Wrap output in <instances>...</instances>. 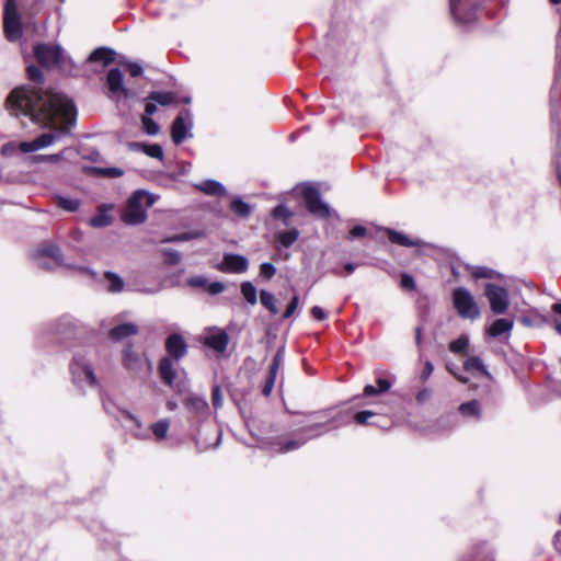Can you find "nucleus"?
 Instances as JSON below:
<instances>
[{
    "label": "nucleus",
    "mask_w": 561,
    "mask_h": 561,
    "mask_svg": "<svg viewBox=\"0 0 561 561\" xmlns=\"http://www.w3.org/2000/svg\"><path fill=\"white\" fill-rule=\"evenodd\" d=\"M468 345H469V339L466 335H461L460 337H458L457 340L453 341L449 344V350H450V352H453L455 354H460L466 351Z\"/></svg>",
    "instance_id": "nucleus-38"
},
{
    "label": "nucleus",
    "mask_w": 561,
    "mask_h": 561,
    "mask_svg": "<svg viewBox=\"0 0 561 561\" xmlns=\"http://www.w3.org/2000/svg\"><path fill=\"white\" fill-rule=\"evenodd\" d=\"M378 389L381 393L387 392L391 388V382L387 379L378 378L377 379Z\"/></svg>",
    "instance_id": "nucleus-57"
},
{
    "label": "nucleus",
    "mask_w": 561,
    "mask_h": 561,
    "mask_svg": "<svg viewBox=\"0 0 561 561\" xmlns=\"http://www.w3.org/2000/svg\"><path fill=\"white\" fill-rule=\"evenodd\" d=\"M230 207L240 217H248L251 213L250 205L240 198L232 199Z\"/></svg>",
    "instance_id": "nucleus-33"
},
{
    "label": "nucleus",
    "mask_w": 561,
    "mask_h": 561,
    "mask_svg": "<svg viewBox=\"0 0 561 561\" xmlns=\"http://www.w3.org/2000/svg\"><path fill=\"white\" fill-rule=\"evenodd\" d=\"M123 364L126 369L134 374H139L145 370V374L149 375L152 371L151 363L147 358L135 353L131 348L124 351Z\"/></svg>",
    "instance_id": "nucleus-11"
},
{
    "label": "nucleus",
    "mask_w": 561,
    "mask_h": 561,
    "mask_svg": "<svg viewBox=\"0 0 561 561\" xmlns=\"http://www.w3.org/2000/svg\"><path fill=\"white\" fill-rule=\"evenodd\" d=\"M7 104L13 115L30 116L34 123L54 129V133L21 142L19 148L25 153L46 148L66 136L76 121V108L70 99L35 87L14 89L8 96Z\"/></svg>",
    "instance_id": "nucleus-1"
},
{
    "label": "nucleus",
    "mask_w": 561,
    "mask_h": 561,
    "mask_svg": "<svg viewBox=\"0 0 561 561\" xmlns=\"http://www.w3.org/2000/svg\"><path fill=\"white\" fill-rule=\"evenodd\" d=\"M453 302L460 317L471 320L480 317L478 304L468 289L463 287L456 288L453 293Z\"/></svg>",
    "instance_id": "nucleus-4"
},
{
    "label": "nucleus",
    "mask_w": 561,
    "mask_h": 561,
    "mask_svg": "<svg viewBox=\"0 0 561 561\" xmlns=\"http://www.w3.org/2000/svg\"><path fill=\"white\" fill-rule=\"evenodd\" d=\"M373 416H375V413L371 411H360L355 414L354 420L358 424H367Z\"/></svg>",
    "instance_id": "nucleus-47"
},
{
    "label": "nucleus",
    "mask_w": 561,
    "mask_h": 561,
    "mask_svg": "<svg viewBox=\"0 0 561 561\" xmlns=\"http://www.w3.org/2000/svg\"><path fill=\"white\" fill-rule=\"evenodd\" d=\"M433 370H434L433 364L430 360L425 362L424 369L421 374V379L423 381H425L432 375Z\"/></svg>",
    "instance_id": "nucleus-56"
},
{
    "label": "nucleus",
    "mask_w": 561,
    "mask_h": 561,
    "mask_svg": "<svg viewBox=\"0 0 561 561\" xmlns=\"http://www.w3.org/2000/svg\"><path fill=\"white\" fill-rule=\"evenodd\" d=\"M203 341L208 347L222 353L228 345V335L221 329L208 328L203 333Z\"/></svg>",
    "instance_id": "nucleus-15"
},
{
    "label": "nucleus",
    "mask_w": 561,
    "mask_h": 561,
    "mask_svg": "<svg viewBox=\"0 0 561 561\" xmlns=\"http://www.w3.org/2000/svg\"><path fill=\"white\" fill-rule=\"evenodd\" d=\"M129 150H141L147 156L151 158H156L159 160L163 159V150L160 145L153 144V145H146L141 142H129L128 145Z\"/></svg>",
    "instance_id": "nucleus-17"
},
{
    "label": "nucleus",
    "mask_w": 561,
    "mask_h": 561,
    "mask_svg": "<svg viewBox=\"0 0 561 561\" xmlns=\"http://www.w3.org/2000/svg\"><path fill=\"white\" fill-rule=\"evenodd\" d=\"M3 26L9 41L14 42L21 37L22 24L15 0H5Z\"/></svg>",
    "instance_id": "nucleus-5"
},
{
    "label": "nucleus",
    "mask_w": 561,
    "mask_h": 561,
    "mask_svg": "<svg viewBox=\"0 0 561 561\" xmlns=\"http://www.w3.org/2000/svg\"><path fill=\"white\" fill-rule=\"evenodd\" d=\"M513 328V321L508 319L495 320L489 329L490 335L496 337L504 333H508Z\"/></svg>",
    "instance_id": "nucleus-23"
},
{
    "label": "nucleus",
    "mask_w": 561,
    "mask_h": 561,
    "mask_svg": "<svg viewBox=\"0 0 561 561\" xmlns=\"http://www.w3.org/2000/svg\"><path fill=\"white\" fill-rule=\"evenodd\" d=\"M34 51L37 61L45 67H51L58 64L62 55L60 47L45 44L37 45Z\"/></svg>",
    "instance_id": "nucleus-13"
},
{
    "label": "nucleus",
    "mask_w": 561,
    "mask_h": 561,
    "mask_svg": "<svg viewBox=\"0 0 561 561\" xmlns=\"http://www.w3.org/2000/svg\"><path fill=\"white\" fill-rule=\"evenodd\" d=\"M165 348L169 355L175 359L182 358L187 352L184 339L178 333H173L167 339Z\"/></svg>",
    "instance_id": "nucleus-16"
},
{
    "label": "nucleus",
    "mask_w": 561,
    "mask_h": 561,
    "mask_svg": "<svg viewBox=\"0 0 561 561\" xmlns=\"http://www.w3.org/2000/svg\"><path fill=\"white\" fill-rule=\"evenodd\" d=\"M169 425L168 420H160L151 425V430L158 439H163L167 437Z\"/></svg>",
    "instance_id": "nucleus-35"
},
{
    "label": "nucleus",
    "mask_w": 561,
    "mask_h": 561,
    "mask_svg": "<svg viewBox=\"0 0 561 561\" xmlns=\"http://www.w3.org/2000/svg\"><path fill=\"white\" fill-rule=\"evenodd\" d=\"M367 230L365 227L363 226H355L351 232H350V237L351 238H357V237H364L366 234Z\"/></svg>",
    "instance_id": "nucleus-58"
},
{
    "label": "nucleus",
    "mask_w": 561,
    "mask_h": 561,
    "mask_svg": "<svg viewBox=\"0 0 561 561\" xmlns=\"http://www.w3.org/2000/svg\"><path fill=\"white\" fill-rule=\"evenodd\" d=\"M57 205L67 211H76L80 206V202L75 198L59 196L57 198Z\"/></svg>",
    "instance_id": "nucleus-36"
},
{
    "label": "nucleus",
    "mask_w": 561,
    "mask_h": 561,
    "mask_svg": "<svg viewBox=\"0 0 561 561\" xmlns=\"http://www.w3.org/2000/svg\"><path fill=\"white\" fill-rule=\"evenodd\" d=\"M302 197L306 202L307 209L319 218H329L332 216L333 210L324 203L319 190L313 186H306L302 191Z\"/></svg>",
    "instance_id": "nucleus-7"
},
{
    "label": "nucleus",
    "mask_w": 561,
    "mask_h": 561,
    "mask_svg": "<svg viewBox=\"0 0 561 561\" xmlns=\"http://www.w3.org/2000/svg\"><path fill=\"white\" fill-rule=\"evenodd\" d=\"M299 237L297 229L283 231L277 234V241L285 248H289Z\"/></svg>",
    "instance_id": "nucleus-29"
},
{
    "label": "nucleus",
    "mask_w": 561,
    "mask_h": 561,
    "mask_svg": "<svg viewBox=\"0 0 561 561\" xmlns=\"http://www.w3.org/2000/svg\"><path fill=\"white\" fill-rule=\"evenodd\" d=\"M195 187L201 192L211 196H219L226 194L224 185L214 180L203 181L196 184Z\"/></svg>",
    "instance_id": "nucleus-18"
},
{
    "label": "nucleus",
    "mask_w": 561,
    "mask_h": 561,
    "mask_svg": "<svg viewBox=\"0 0 561 561\" xmlns=\"http://www.w3.org/2000/svg\"><path fill=\"white\" fill-rule=\"evenodd\" d=\"M450 12L455 20L462 24H469L476 20L473 12H469L466 16H461L457 0H450Z\"/></svg>",
    "instance_id": "nucleus-28"
},
{
    "label": "nucleus",
    "mask_w": 561,
    "mask_h": 561,
    "mask_svg": "<svg viewBox=\"0 0 561 561\" xmlns=\"http://www.w3.org/2000/svg\"><path fill=\"white\" fill-rule=\"evenodd\" d=\"M494 274V271L488 267H476L472 271V276L474 278H492Z\"/></svg>",
    "instance_id": "nucleus-44"
},
{
    "label": "nucleus",
    "mask_w": 561,
    "mask_h": 561,
    "mask_svg": "<svg viewBox=\"0 0 561 561\" xmlns=\"http://www.w3.org/2000/svg\"><path fill=\"white\" fill-rule=\"evenodd\" d=\"M387 234L389 240L392 243L400 244L402 247H419L421 244L420 240H411L408 236L402 232H398L393 229H387Z\"/></svg>",
    "instance_id": "nucleus-22"
},
{
    "label": "nucleus",
    "mask_w": 561,
    "mask_h": 561,
    "mask_svg": "<svg viewBox=\"0 0 561 561\" xmlns=\"http://www.w3.org/2000/svg\"><path fill=\"white\" fill-rule=\"evenodd\" d=\"M185 405L188 410L197 414H207L208 403L205 398L192 394L185 400Z\"/></svg>",
    "instance_id": "nucleus-20"
},
{
    "label": "nucleus",
    "mask_w": 561,
    "mask_h": 561,
    "mask_svg": "<svg viewBox=\"0 0 561 561\" xmlns=\"http://www.w3.org/2000/svg\"><path fill=\"white\" fill-rule=\"evenodd\" d=\"M159 373L161 379L170 387L173 386L175 378V370L170 358H162L159 365Z\"/></svg>",
    "instance_id": "nucleus-21"
},
{
    "label": "nucleus",
    "mask_w": 561,
    "mask_h": 561,
    "mask_svg": "<svg viewBox=\"0 0 561 561\" xmlns=\"http://www.w3.org/2000/svg\"><path fill=\"white\" fill-rule=\"evenodd\" d=\"M484 294L490 302L491 310L495 314H502L507 310L510 299L508 293L504 287L494 284H486Z\"/></svg>",
    "instance_id": "nucleus-8"
},
{
    "label": "nucleus",
    "mask_w": 561,
    "mask_h": 561,
    "mask_svg": "<svg viewBox=\"0 0 561 561\" xmlns=\"http://www.w3.org/2000/svg\"><path fill=\"white\" fill-rule=\"evenodd\" d=\"M401 287L407 290H413L415 288V282L413 277L408 274L402 275Z\"/></svg>",
    "instance_id": "nucleus-53"
},
{
    "label": "nucleus",
    "mask_w": 561,
    "mask_h": 561,
    "mask_svg": "<svg viewBox=\"0 0 561 561\" xmlns=\"http://www.w3.org/2000/svg\"><path fill=\"white\" fill-rule=\"evenodd\" d=\"M100 173L108 178H119L124 174V171L118 168H104L100 169Z\"/></svg>",
    "instance_id": "nucleus-51"
},
{
    "label": "nucleus",
    "mask_w": 561,
    "mask_h": 561,
    "mask_svg": "<svg viewBox=\"0 0 561 561\" xmlns=\"http://www.w3.org/2000/svg\"><path fill=\"white\" fill-rule=\"evenodd\" d=\"M298 305H299V298H298V296H294L284 312V318H286V319L290 318L297 310Z\"/></svg>",
    "instance_id": "nucleus-49"
},
{
    "label": "nucleus",
    "mask_w": 561,
    "mask_h": 561,
    "mask_svg": "<svg viewBox=\"0 0 561 561\" xmlns=\"http://www.w3.org/2000/svg\"><path fill=\"white\" fill-rule=\"evenodd\" d=\"M107 96L119 102L122 99H128L133 96V91L124 85V76L118 68H112L108 70L106 76Z\"/></svg>",
    "instance_id": "nucleus-6"
},
{
    "label": "nucleus",
    "mask_w": 561,
    "mask_h": 561,
    "mask_svg": "<svg viewBox=\"0 0 561 561\" xmlns=\"http://www.w3.org/2000/svg\"><path fill=\"white\" fill-rule=\"evenodd\" d=\"M141 123H142L144 130L146 131V134H148L150 136L157 135L160 130L159 125L152 118H150L148 116H142Z\"/></svg>",
    "instance_id": "nucleus-39"
},
{
    "label": "nucleus",
    "mask_w": 561,
    "mask_h": 561,
    "mask_svg": "<svg viewBox=\"0 0 561 561\" xmlns=\"http://www.w3.org/2000/svg\"><path fill=\"white\" fill-rule=\"evenodd\" d=\"M66 150H62L58 153H54V154H39V156H34L33 157V161L34 162H50V163H56V162H59L64 154H65Z\"/></svg>",
    "instance_id": "nucleus-40"
},
{
    "label": "nucleus",
    "mask_w": 561,
    "mask_h": 561,
    "mask_svg": "<svg viewBox=\"0 0 561 561\" xmlns=\"http://www.w3.org/2000/svg\"><path fill=\"white\" fill-rule=\"evenodd\" d=\"M157 197L146 191L138 190L128 198L122 214V220L127 225H139L147 218V208L151 207Z\"/></svg>",
    "instance_id": "nucleus-3"
},
{
    "label": "nucleus",
    "mask_w": 561,
    "mask_h": 561,
    "mask_svg": "<svg viewBox=\"0 0 561 561\" xmlns=\"http://www.w3.org/2000/svg\"><path fill=\"white\" fill-rule=\"evenodd\" d=\"M163 254L169 264H178L181 261V254L175 250H167Z\"/></svg>",
    "instance_id": "nucleus-46"
},
{
    "label": "nucleus",
    "mask_w": 561,
    "mask_h": 561,
    "mask_svg": "<svg viewBox=\"0 0 561 561\" xmlns=\"http://www.w3.org/2000/svg\"><path fill=\"white\" fill-rule=\"evenodd\" d=\"M38 266L50 270L61 263V255L59 249L50 243L42 244L36 251Z\"/></svg>",
    "instance_id": "nucleus-9"
},
{
    "label": "nucleus",
    "mask_w": 561,
    "mask_h": 561,
    "mask_svg": "<svg viewBox=\"0 0 561 561\" xmlns=\"http://www.w3.org/2000/svg\"><path fill=\"white\" fill-rule=\"evenodd\" d=\"M260 300L261 304L272 313L277 314L278 308L276 306V299L275 296L267 291V290H261L260 293Z\"/></svg>",
    "instance_id": "nucleus-27"
},
{
    "label": "nucleus",
    "mask_w": 561,
    "mask_h": 561,
    "mask_svg": "<svg viewBox=\"0 0 561 561\" xmlns=\"http://www.w3.org/2000/svg\"><path fill=\"white\" fill-rule=\"evenodd\" d=\"M147 100L165 106L174 102L175 94L173 92H150Z\"/></svg>",
    "instance_id": "nucleus-26"
},
{
    "label": "nucleus",
    "mask_w": 561,
    "mask_h": 561,
    "mask_svg": "<svg viewBox=\"0 0 561 561\" xmlns=\"http://www.w3.org/2000/svg\"><path fill=\"white\" fill-rule=\"evenodd\" d=\"M552 310L556 312V313H559L561 314V302H557L552 306Z\"/></svg>",
    "instance_id": "nucleus-64"
},
{
    "label": "nucleus",
    "mask_w": 561,
    "mask_h": 561,
    "mask_svg": "<svg viewBox=\"0 0 561 561\" xmlns=\"http://www.w3.org/2000/svg\"><path fill=\"white\" fill-rule=\"evenodd\" d=\"M225 290V285L220 282L207 283L206 291L211 295L220 294Z\"/></svg>",
    "instance_id": "nucleus-50"
},
{
    "label": "nucleus",
    "mask_w": 561,
    "mask_h": 561,
    "mask_svg": "<svg viewBox=\"0 0 561 561\" xmlns=\"http://www.w3.org/2000/svg\"><path fill=\"white\" fill-rule=\"evenodd\" d=\"M311 314L314 319L319 321L325 320L328 317L327 312L319 306L312 307Z\"/></svg>",
    "instance_id": "nucleus-55"
},
{
    "label": "nucleus",
    "mask_w": 561,
    "mask_h": 561,
    "mask_svg": "<svg viewBox=\"0 0 561 561\" xmlns=\"http://www.w3.org/2000/svg\"><path fill=\"white\" fill-rule=\"evenodd\" d=\"M192 125V116L187 110H183L172 123L171 137L175 145L181 144L188 135Z\"/></svg>",
    "instance_id": "nucleus-12"
},
{
    "label": "nucleus",
    "mask_w": 561,
    "mask_h": 561,
    "mask_svg": "<svg viewBox=\"0 0 561 561\" xmlns=\"http://www.w3.org/2000/svg\"><path fill=\"white\" fill-rule=\"evenodd\" d=\"M241 293H242L244 299L249 304H251V305H255L256 304V301H257L256 288L252 285V283H250V282L242 283V285H241Z\"/></svg>",
    "instance_id": "nucleus-32"
},
{
    "label": "nucleus",
    "mask_w": 561,
    "mask_h": 561,
    "mask_svg": "<svg viewBox=\"0 0 561 561\" xmlns=\"http://www.w3.org/2000/svg\"><path fill=\"white\" fill-rule=\"evenodd\" d=\"M553 545L556 550L561 553V530H558L554 535Z\"/></svg>",
    "instance_id": "nucleus-63"
},
{
    "label": "nucleus",
    "mask_w": 561,
    "mask_h": 561,
    "mask_svg": "<svg viewBox=\"0 0 561 561\" xmlns=\"http://www.w3.org/2000/svg\"><path fill=\"white\" fill-rule=\"evenodd\" d=\"M111 224L112 217L104 211H100L89 220V225L94 228H103L110 226Z\"/></svg>",
    "instance_id": "nucleus-31"
},
{
    "label": "nucleus",
    "mask_w": 561,
    "mask_h": 561,
    "mask_svg": "<svg viewBox=\"0 0 561 561\" xmlns=\"http://www.w3.org/2000/svg\"><path fill=\"white\" fill-rule=\"evenodd\" d=\"M27 77L34 82H41L42 81V71L36 66H28L27 67Z\"/></svg>",
    "instance_id": "nucleus-48"
},
{
    "label": "nucleus",
    "mask_w": 561,
    "mask_h": 561,
    "mask_svg": "<svg viewBox=\"0 0 561 561\" xmlns=\"http://www.w3.org/2000/svg\"><path fill=\"white\" fill-rule=\"evenodd\" d=\"M459 411L465 416H476V417H479V414H480L479 403H478V401H474V400L470 401V402L462 403L459 407Z\"/></svg>",
    "instance_id": "nucleus-34"
},
{
    "label": "nucleus",
    "mask_w": 561,
    "mask_h": 561,
    "mask_svg": "<svg viewBox=\"0 0 561 561\" xmlns=\"http://www.w3.org/2000/svg\"><path fill=\"white\" fill-rule=\"evenodd\" d=\"M249 262L245 256L240 254L227 253L217 268L224 273H244L248 270Z\"/></svg>",
    "instance_id": "nucleus-14"
},
{
    "label": "nucleus",
    "mask_w": 561,
    "mask_h": 561,
    "mask_svg": "<svg viewBox=\"0 0 561 561\" xmlns=\"http://www.w3.org/2000/svg\"><path fill=\"white\" fill-rule=\"evenodd\" d=\"M211 400H213V405L216 409H219L222 405V396H221L220 388L218 386H215L213 389Z\"/></svg>",
    "instance_id": "nucleus-52"
},
{
    "label": "nucleus",
    "mask_w": 561,
    "mask_h": 561,
    "mask_svg": "<svg viewBox=\"0 0 561 561\" xmlns=\"http://www.w3.org/2000/svg\"><path fill=\"white\" fill-rule=\"evenodd\" d=\"M203 237V233L199 232V231H195V232H184V233H179V234H174L172 237H169L164 240V242H184V241H188V240H192V239H197V238H201Z\"/></svg>",
    "instance_id": "nucleus-37"
},
{
    "label": "nucleus",
    "mask_w": 561,
    "mask_h": 561,
    "mask_svg": "<svg viewBox=\"0 0 561 561\" xmlns=\"http://www.w3.org/2000/svg\"><path fill=\"white\" fill-rule=\"evenodd\" d=\"M282 360H283V348H279L274 358H273V362H272V365L270 367V374H268V377H273L275 378L276 377V374L278 371V368L282 364Z\"/></svg>",
    "instance_id": "nucleus-41"
},
{
    "label": "nucleus",
    "mask_w": 561,
    "mask_h": 561,
    "mask_svg": "<svg viewBox=\"0 0 561 561\" xmlns=\"http://www.w3.org/2000/svg\"><path fill=\"white\" fill-rule=\"evenodd\" d=\"M272 215L274 218L287 219L291 216V213L289 211V209L286 206L278 205L273 209Z\"/></svg>",
    "instance_id": "nucleus-45"
},
{
    "label": "nucleus",
    "mask_w": 561,
    "mask_h": 561,
    "mask_svg": "<svg viewBox=\"0 0 561 561\" xmlns=\"http://www.w3.org/2000/svg\"><path fill=\"white\" fill-rule=\"evenodd\" d=\"M105 278L107 279V283H108V286H107L108 291H111V293H119V291L123 290L124 282H123V279L119 276H117L114 273L106 272L105 273Z\"/></svg>",
    "instance_id": "nucleus-30"
},
{
    "label": "nucleus",
    "mask_w": 561,
    "mask_h": 561,
    "mask_svg": "<svg viewBox=\"0 0 561 561\" xmlns=\"http://www.w3.org/2000/svg\"><path fill=\"white\" fill-rule=\"evenodd\" d=\"M91 61H102L105 66L114 61V51L108 48H98L89 57Z\"/></svg>",
    "instance_id": "nucleus-24"
},
{
    "label": "nucleus",
    "mask_w": 561,
    "mask_h": 561,
    "mask_svg": "<svg viewBox=\"0 0 561 561\" xmlns=\"http://www.w3.org/2000/svg\"><path fill=\"white\" fill-rule=\"evenodd\" d=\"M463 368L469 373L477 371L485 376L488 375L486 368L480 357L473 356L467 358L466 362L463 363Z\"/></svg>",
    "instance_id": "nucleus-25"
},
{
    "label": "nucleus",
    "mask_w": 561,
    "mask_h": 561,
    "mask_svg": "<svg viewBox=\"0 0 561 561\" xmlns=\"http://www.w3.org/2000/svg\"><path fill=\"white\" fill-rule=\"evenodd\" d=\"M208 279L205 276H194L187 279V284L194 288H203L206 290Z\"/></svg>",
    "instance_id": "nucleus-42"
},
{
    "label": "nucleus",
    "mask_w": 561,
    "mask_h": 561,
    "mask_svg": "<svg viewBox=\"0 0 561 561\" xmlns=\"http://www.w3.org/2000/svg\"><path fill=\"white\" fill-rule=\"evenodd\" d=\"M274 381H275V378L273 377H267V380H266V383L264 386V389H263V393L265 396H268L270 392L272 391V388L274 386Z\"/></svg>",
    "instance_id": "nucleus-61"
},
{
    "label": "nucleus",
    "mask_w": 561,
    "mask_h": 561,
    "mask_svg": "<svg viewBox=\"0 0 561 561\" xmlns=\"http://www.w3.org/2000/svg\"><path fill=\"white\" fill-rule=\"evenodd\" d=\"M430 397H431V391H430V390H427V389H424V390H422V391H420V392L417 393V396H416V400H417L419 402H424V401H426Z\"/></svg>",
    "instance_id": "nucleus-62"
},
{
    "label": "nucleus",
    "mask_w": 561,
    "mask_h": 561,
    "mask_svg": "<svg viewBox=\"0 0 561 561\" xmlns=\"http://www.w3.org/2000/svg\"><path fill=\"white\" fill-rule=\"evenodd\" d=\"M379 393H381L379 391V389L373 385H367L364 388V396H366V397H370V396H375V394H379Z\"/></svg>",
    "instance_id": "nucleus-60"
},
{
    "label": "nucleus",
    "mask_w": 561,
    "mask_h": 561,
    "mask_svg": "<svg viewBox=\"0 0 561 561\" xmlns=\"http://www.w3.org/2000/svg\"><path fill=\"white\" fill-rule=\"evenodd\" d=\"M310 416L313 422L310 426H308L304 430V432H312V434L308 437V439L312 438V437H318L321 433L328 432L334 427H339L344 424H347V421L344 420V417L341 413L329 416L324 412H319V413H311ZM306 442H307V438L289 439L279 446L278 451L279 453H288V451L298 449Z\"/></svg>",
    "instance_id": "nucleus-2"
},
{
    "label": "nucleus",
    "mask_w": 561,
    "mask_h": 561,
    "mask_svg": "<svg viewBox=\"0 0 561 561\" xmlns=\"http://www.w3.org/2000/svg\"><path fill=\"white\" fill-rule=\"evenodd\" d=\"M137 333V327L133 323H124L113 328L110 331V337L114 341H121L127 336Z\"/></svg>",
    "instance_id": "nucleus-19"
},
{
    "label": "nucleus",
    "mask_w": 561,
    "mask_h": 561,
    "mask_svg": "<svg viewBox=\"0 0 561 561\" xmlns=\"http://www.w3.org/2000/svg\"><path fill=\"white\" fill-rule=\"evenodd\" d=\"M70 370L76 382H87L90 386L96 383L91 366L82 357L76 356L70 365Z\"/></svg>",
    "instance_id": "nucleus-10"
},
{
    "label": "nucleus",
    "mask_w": 561,
    "mask_h": 561,
    "mask_svg": "<svg viewBox=\"0 0 561 561\" xmlns=\"http://www.w3.org/2000/svg\"><path fill=\"white\" fill-rule=\"evenodd\" d=\"M125 67L131 77H139L142 75V67L139 64L127 62L125 64Z\"/></svg>",
    "instance_id": "nucleus-54"
},
{
    "label": "nucleus",
    "mask_w": 561,
    "mask_h": 561,
    "mask_svg": "<svg viewBox=\"0 0 561 561\" xmlns=\"http://www.w3.org/2000/svg\"><path fill=\"white\" fill-rule=\"evenodd\" d=\"M276 273V268L271 263H262L260 266V275L266 279H270Z\"/></svg>",
    "instance_id": "nucleus-43"
},
{
    "label": "nucleus",
    "mask_w": 561,
    "mask_h": 561,
    "mask_svg": "<svg viewBox=\"0 0 561 561\" xmlns=\"http://www.w3.org/2000/svg\"><path fill=\"white\" fill-rule=\"evenodd\" d=\"M156 111H157L156 102L148 101L146 104V107H145L144 116L150 117L151 115H153L156 113Z\"/></svg>",
    "instance_id": "nucleus-59"
}]
</instances>
